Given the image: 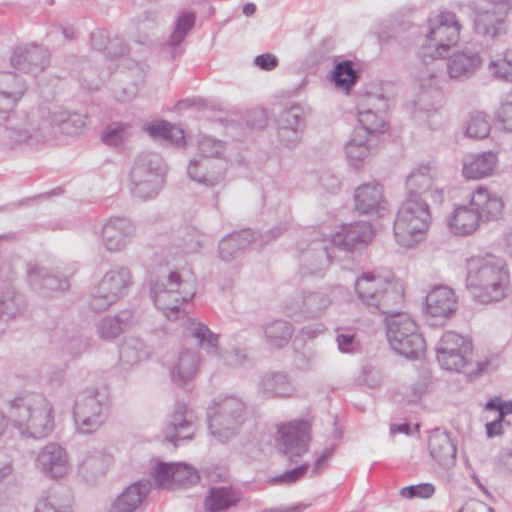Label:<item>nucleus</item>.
Here are the masks:
<instances>
[{
    "label": "nucleus",
    "instance_id": "nucleus-56",
    "mask_svg": "<svg viewBox=\"0 0 512 512\" xmlns=\"http://www.w3.org/2000/svg\"><path fill=\"white\" fill-rule=\"evenodd\" d=\"M389 107L388 99L382 93L366 92L360 96L357 110H370L385 113Z\"/></svg>",
    "mask_w": 512,
    "mask_h": 512
},
{
    "label": "nucleus",
    "instance_id": "nucleus-17",
    "mask_svg": "<svg viewBox=\"0 0 512 512\" xmlns=\"http://www.w3.org/2000/svg\"><path fill=\"white\" fill-rule=\"evenodd\" d=\"M340 287H330L318 291H304L297 299L287 303L285 313L295 320L322 317L333 302V295Z\"/></svg>",
    "mask_w": 512,
    "mask_h": 512
},
{
    "label": "nucleus",
    "instance_id": "nucleus-47",
    "mask_svg": "<svg viewBox=\"0 0 512 512\" xmlns=\"http://www.w3.org/2000/svg\"><path fill=\"white\" fill-rule=\"evenodd\" d=\"M135 134V127L130 122H113L102 132L101 140L107 146L123 147Z\"/></svg>",
    "mask_w": 512,
    "mask_h": 512
},
{
    "label": "nucleus",
    "instance_id": "nucleus-51",
    "mask_svg": "<svg viewBox=\"0 0 512 512\" xmlns=\"http://www.w3.org/2000/svg\"><path fill=\"white\" fill-rule=\"evenodd\" d=\"M226 143L210 135H199L197 139V155L195 157L213 160L227 159Z\"/></svg>",
    "mask_w": 512,
    "mask_h": 512
},
{
    "label": "nucleus",
    "instance_id": "nucleus-63",
    "mask_svg": "<svg viewBox=\"0 0 512 512\" xmlns=\"http://www.w3.org/2000/svg\"><path fill=\"white\" fill-rule=\"evenodd\" d=\"M336 343L338 350L342 353H353L359 346L355 339V334L351 332L338 333L336 336Z\"/></svg>",
    "mask_w": 512,
    "mask_h": 512
},
{
    "label": "nucleus",
    "instance_id": "nucleus-35",
    "mask_svg": "<svg viewBox=\"0 0 512 512\" xmlns=\"http://www.w3.org/2000/svg\"><path fill=\"white\" fill-rule=\"evenodd\" d=\"M354 205L361 214L380 215L386 211L383 186L376 181L358 186L354 191Z\"/></svg>",
    "mask_w": 512,
    "mask_h": 512
},
{
    "label": "nucleus",
    "instance_id": "nucleus-34",
    "mask_svg": "<svg viewBox=\"0 0 512 512\" xmlns=\"http://www.w3.org/2000/svg\"><path fill=\"white\" fill-rule=\"evenodd\" d=\"M152 485L149 480H139L127 486L113 499L107 512H136L147 500Z\"/></svg>",
    "mask_w": 512,
    "mask_h": 512
},
{
    "label": "nucleus",
    "instance_id": "nucleus-36",
    "mask_svg": "<svg viewBox=\"0 0 512 512\" xmlns=\"http://www.w3.org/2000/svg\"><path fill=\"white\" fill-rule=\"evenodd\" d=\"M480 226L481 222L470 203L456 204L446 215V227L454 236H471L479 230Z\"/></svg>",
    "mask_w": 512,
    "mask_h": 512
},
{
    "label": "nucleus",
    "instance_id": "nucleus-23",
    "mask_svg": "<svg viewBox=\"0 0 512 512\" xmlns=\"http://www.w3.org/2000/svg\"><path fill=\"white\" fill-rule=\"evenodd\" d=\"M228 159L213 160L193 157L187 165V176L197 184L215 187L225 181Z\"/></svg>",
    "mask_w": 512,
    "mask_h": 512
},
{
    "label": "nucleus",
    "instance_id": "nucleus-41",
    "mask_svg": "<svg viewBox=\"0 0 512 512\" xmlns=\"http://www.w3.org/2000/svg\"><path fill=\"white\" fill-rule=\"evenodd\" d=\"M136 322L137 318L131 310H123L114 316H105L100 319L96 324V332L101 339L110 341L120 336Z\"/></svg>",
    "mask_w": 512,
    "mask_h": 512
},
{
    "label": "nucleus",
    "instance_id": "nucleus-8",
    "mask_svg": "<svg viewBox=\"0 0 512 512\" xmlns=\"http://www.w3.org/2000/svg\"><path fill=\"white\" fill-rule=\"evenodd\" d=\"M246 414L245 402L237 396H219L208 407L207 419L211 435L219 442L235 436Z\"/></svg>",
    "mask_w": 512,
    "mask_h": 512
},
{
    "label": "nucleus",
    "instance_id": "nucleus-26",
    "mask_svg": "<svg viewBox=\"0 0 512 512\" xmlns=\"http://www.w3.org/2000/svg\"><path fill=\"white\" fill-rule=\"evenodd\" d=\"M197 430V417L185 403H177L169 423L163 430L164 438L175 446L181 441L190 440Z\"/></svg>",
    "mask_w": 512,
    "mask_h": 512
},
{
    "label": "nucleus",
    "instance_id": "nucleus-44",
    "mask_svg": "<svg viewBox=\"0 0 512 512\" xmlns=\"http://www.w3.org/2000/svg\"><path fill=\"white\" fill-rule=\"evenodd\" d=\"M144 131L152 138L162 141L165 144L176 147L185 146L184 131L169 122L163 120L150 122L144 126Z\"/></svg>",
    "mask_w": 512,
    "mask_h": 512
},
{
    "label": "nucleus",
    "instance_id": "nucleus-50",
    "mask_svg": "<svg viewBox=\"0 0 512 512\" xmlns=\"http://www.w3.org/2000/svg\"><path fill=\"white\" fill-rule=\"evenodd\" d=\"M384 114L370 110H357L360 126L354 130H363L365 136L374 139L377 134L383 133L386 130Z\"/></svg>",
    "mask_w": 512,
    "mask_h": 512
},
{
    "label": "nucleus",
    "instance_id": "nucleus-37",
    "mask_svg": "<svg viewBox=\"0 0 512 512\" xmlns=\"http://www.w3.org/2000/svg\"><path fill=\"white\" fill-rule=\"evenodd\" d=\"M374 236L371 224L364 221L344 224L330 235V242L344 250H350L358 244H368Z\"/></svg>",
    "mask_w": 512,
    "mask_h": 512
},
{
    "label": "nucleus",
    "instance_id": "nucleus-49",
    "mask_svg": "<svg viewBox=\"0 0 512 512\" xmlns=\"http://www.w3.org/2000/svg\"><path fill=\"white\" fill-rule=\"evenodd\" d=\"M358 79V73L350 60L340 61L335 64L331 72V81L337 89L349 93Z\"/></svg>",
    "mask_w": 512,
    "mask_h": 512
},
{
    "label": "nucleus",
    "instance_id": "nucleus-55",
    "mask_svg": "<svg viewBox=\"0 0 512 512\" xmlns=\"http://www.w3.org/2000/svg\"><path fill=\"white\" fill-rule=\"evenodd\" d=\"M35 512H71V500L54 492L37 502Z\"/></svg>",
    "mask_w": 512,
    "mask_h": 512
},
{
    "label": "nucleus",
    "instance_id": "nucleus-15",
    "mask_svg": "<svg viewBox=\"0 0 512 512\" xmlns=\"http://www.w3.org/2000/svg\"><path fill=\"white\" fill-rule=\"evenodd\" d=\"M185 334L196 340L200 348L206 353L224 365L236 367L244 364L246 361V354L239 350L233 349L231 351L221 350L219 348V336L213 333L205 324L197 322L193 319H188L185 328Z\"/></svg>",
    "mask_w": 512,
    "mask_h": 512
},
{
    "label": "nucleus",
    "instance_id": "nucleus-22",
    "mask_svg": "<svg viewBox=\"0 0 512 512\" xmlns=\"http://www.w3.org/2000/svg\"><path fill=\"white\" fill-rule=\"evenodd\" d=\"M200 364L201 358L197 351L180 349L168 355L163 365L171 381L177 386H183L197 375Z\"/></svg>",
    "mask_w": 512,
    "mask_h": 512
},
{
    "label": "nucleus",
    "instance_id": "nucleus-39",
    "mask_svg": "<svg viewBox=\"0 0 512 512\" xmlns=\"http://www.w3.org/2000/svg\"><path fill=\"white\" fill-rule=\"evenodd\" d=\"M373 140L365 136L363 130H354L344 145L345 158L348 165L355 169H361L372 154Z\"/></svg>",
    "mask_w": 512,
    "mask_h": 512
},
{
    "label": "nucleus",
    "instance_id": "nucleus-31",
    "mask_svg": "<svg viewBox=\"0 0 512 512\" xmlns=\"http://www.w3.org/2000/svg\"><path fill=\"white\" fill-rule=\"evenodd\" d=\"M48 63V51L37 45L17 47L10 58L11 68L32 75L42 72Z\"/></svg>",
    "mask_w": 512,
    "mask_h": 512
},
{
    "label": "nucleus",
    "instance_id": "nucleus-54",
    "mask_svg": "<svg viewBox=\"0 0 512 512\" xmlns=\"http://www.w3.org/2000/svg\"><path fill=\"white\" fill-rule=\"evenodd\" d=\"M195 20L196 15L194 12L187 10L181 11L176 18L175 27L168 39V44L170 46L179 45L194 26Z\"/></svg>",
    "mask_w": 512,
    "mask_h": 512
},
{
    "label": "nucleus",
    "instance_id": "nucleus-11",
    "mask_svg": "<svg viewBox=\"0 0 512 512\" xmlns=\"http://www.w3.org/2000/svg\"><path fill=\"white\" fill-rule=\"evenodd\" d=\"M132 284L128 268L113 267L94 286L90 295V307L94 311H104L127 294Z\"/></svg>",
    "mask_w": 512,
    "mask_h": 512
},
{
    "label": "nucleus",
    "instance_id": "nucleus-2",
    "mask_svg": "<svg viewBox=\"0 0 512 512\" xmlns=\"http://www.w3.org/2000/svg\"><path fill=\"white\" fill-rule=\"evenodd\" d=\"M466 286L482 304L503 300L510 289L506 261L492 254L469 257L466 260Z\"/></svg>",
    "mask_w": 512,
    "mask_h": 512
},
{
    "label": "nucleus",
    "instance_id": "nucleus-59",
    "mask_svg": "<svg viewBox=\"0 0 512 512\" xmlns=\"http://www.w3.org/2000/svg\"><path fill=\"white\" fill-rule=\"evenodd\" d=\"M178 247L184 253H196L201 248V236L194 228H186L181 233Z\"/></svg>",
    "mask_w": 512,
    "mask_h": 512
},
{
    "label": "nucleus",
    "instance_id": "nucleus-46",
    "mask_svg": "<svg viewBox=\"0 0 512 512\" xmlns=\"http://www.w3.org/2000/svg\"><path fill=\"white\" fill-rule=\"evenodd\" d=\"M491 128L490 116L479 110L469 113L463 124L464 135L475 140L487 138Z\"/></svg>",
    "mask_w": 512,
    "mask_h": 512
},
{
    "label": "nucleus",
    "instance_id": "nucleus-10",
    "mask_svg": "<svg viewBox=\"0 0 512 512\" xmlns=\"http://www.w3.org/2000/svg\"><path fill=\"white\" fill-rule=\"evenodd\" d=\"M109 410V399L104 392L86 390L79 393L73 407L76 431L81 434L96 432L107 420Z\"/></svg>",
    "mask_w": 512,
    "mask_h": 512
},
{
    "label": "nucleus",
    "instance_id": "nucleus-60",
    "mask_svg": "<svg viewBox=\"0 0 512 512\" xmlns=\"http://www.w3.org/2000/svg\"><path fill=\"white\" fill-rule=\"evenodd\" d=\"M496 118L504 131L512 132V91L501 101L496 112Z\"/></svg>",
    "mask_w": 512,
    "mask_h": 512
},
{
    "label": "nucleus",
    "instance_id": "nucleus-14",
    "mask_svg": "<svg viewBox=\"0 0 512 512\" xmlns=\"http://www.w3.org/2000/svg\"><path fill=\"white\" fill-rule=\"evenodd\" d=\"M47 140V133L40 125L17 118H5L0 122V150L10 151L24 145L38 147Z\"/></svg>",
    "mask_w": 512,
    "mask_h": 512
},
{
    "label": "nucleus",
    "instance_id": "nucleus-33",
    "mask_svg": "<svg viewBox=\"0 0 512 512\" xmlns=\"http://www.w3.org/2000/svg\"><path fill=\"white\" fill-rule=\"evenodd\" d=\"M499 158L493 151L468 154L462 161V176L468 180H480L495 175Z\"/></svg>",
    "mask_w": 512,
    "mask_h": 512
},
{
    "label": "nucleus",
    "instance_id": "nucleus-57",
    "mask_svg": "<svg viewBox=\"0 0 512 512\" xmlns=\"http://www.w3.org/2000/svg\"><path fill=\"white\" fill-rule=\"evenodd\" d=\"M200 479L198 470L187 463H174V482L179 486H191Z\"/></svg>",
    "mask_w": 512,
    "mask_h": 512
},
{
    "label": "nucleus",
    "instance_id": "nucleus-9",
    "mask_svg": "<svg viewBox=\"0 0 512 512\" xmlns=\"http://www.w3.org/2000/svg\"><path fill=\"white\" fill-rule=\"evenodd\" d=\"M389 315L387 339L393 350L409 359L422 357L426 351V342L416 322L407 314Z\"/></svg>",
    "mask_w": 512,
    "mask_h": 512
},
{
    "label": "nucleus",
    "instance_id": "nucleus-64",
    "mask_svg": "<svg viewBox=\"0 0 512 512\" xmlns=\"http://www.w3.org/2000/svg\"><path fill=\"white\" fill-rule=\"evenodd\" d=\"M486 410L494 411L498 417L507 419V416L512 415V403L501 402L499 399L490 400L486 403Z\"/></svg>",
    "mask_w": 512,
    "mask_h": 512
},
{
    "label": "nucleus",
    "instance_id": "nucleus-30",
    "mask_svg": "<svg viewBox=\"0 0 512 512\" xmlns=\"http://www.w3.org/2000/svg\"><path fill=\"white\" fill-rule=\"evenodd\" d=\"M86 122L85 117L76 112H69L60 106H53L48 109L43 125L40 126L47 131V126L67 136H76L83 132Z\"/></svg>",
    "mask_w": 512,
    "mask_h": 512
},
{
    "label": "nucleus",
    "instance_id": "nucleus-19",
    "mask_svg": "<svg viewBox=\"0 0 512 512\" xmlns=\"http://www.w3.org/2000/svg\"><path fill=\"white\" fill-rule=\"evenodd\" d=\"M438 171L434 165L422 164L414 168L406 178V198L430 197L434 202L443 201V189L436 181Z\"/></svg>",
    "mask_w": 512,
    "mask_h": 512
},
{
    "label": "nucleus",
    "instance_id": "nucleus-20",
    "mask_svg": "<svg viewBox=\"0 0 512 512\" xmlns=\"http://www.w3.org/2000/svg\"><path fill=\"white\" fill-rule=\"evenodd\" d=\"M458 299L448 286H436L425 298L424 312L431 325L444 324L457 310Z\"/></svg>",
    "mask_w": 512,
    "mask_h": 512
},
{
    "label": "nucleus",
    "instance_id": "nucleus-21",
    "mask_svg": "<svg viewBox=\"0 0 512 512\" xmlns=\"http://www.w3.org/2000/svg\"><path fill=\"white\" fill-rule=\"evenodd\" d=\"M36 469L45 477L60 479L72 469L69 455L61 445L50 442L38 452L35 458Z\"/></svg>",
    "mask_w": 512,
    "mask_h": 512
},
{
    "label": "nucleus",
    "instance_id": "nucleus-27",
    "mask_svg": "<svg viewBox=\"0 0 512 512\" xmlns=\"http://www.w3.org/2000/svg\"><path fill=\"white\" fill-rule=\"evenodd\" d=\"M134 223L125 217H111L102 226L101 243L110 252H119L125 249L135 236Z\"/></svg>",
    "mask_w": 512,
    "mask_h": 512
},
{
    "label": "nucleus",
    "instance_id": "nucleus-6",
    "mask_svg": "<svg viewBox=\"0 0 512 512\" xmlns=\"http://www.w3.org/2000/svg\"><path fill=\"white\" fill-rule=\"evenodd\" d=\"M195 295L194 287L183 281L177 272L157 277L150 284V297L155 307L171 321L184 318L185 303L190 302Z\"/></svg>",
    "mask_w": 512,
    "mask_h": 512
},
{
    "label": "nucleus",
    "instance_id": "nucleus-28",
    "mask_svg": "<svg viewBox=\"0 0 512 512\" xmlns=\"http://www.w3.org/2000/svg\"><path fill=\"white\" fill-rule=\"evenodd\" d=\"M469 203L481 223L496 221L503 214L504 201L502 197L486 186L480 185L473 190Z\"/></svg>",
    "mask_w": 512,
    "mask_h": 512
},
{
    "label": "nucleus",
    "instance_id": "nucleus-62",
    "mask_svg": "<svg viewBox=\"0 0 512 512\" xmlns=\"http://www.w3.org/2000/svg\"><path fill=\"white\" fill-rule=\"evenodd\" d=\"M137 78H138L137 82L129 84L125 87H120V88L115 89L114 96L117 101L127 102V101L134 99L137 96V94L139 92L140 83L142 82V79H143V70L138 67H137Z\"/></svg>",
    "mask_w": 512,
    "mask_h": 512
},
{
    "label": "nucleus",
    "instance_id": "nucleus-29",
    "mask_svg": "<svg viewBox=\"0 0 512 512\" xmlns=\"http://www.w3.org/2000/svg\"><path fill=\"white\" fill-rule=\"evenodd\" d=\"M280 233V230L275 232V229L271 230L265 236L250 229L233 232L220 241L219 256L223 261H230L231 259L236 258L242 250L246 249L250 244L256 242L258 239H260L261 243H266L269 240L276 238Z\"/></svg>",
    "mask_w": 512,
    "mask_h": 512
},
{
    "label": "nucleus",
    "instance_id": "nucleus-58",
    "mask_svg": "<svg viewBox=\"0 0 512 512\" xmlns=\"http://www.w3.org/2000/svg\"><path fill=\"white\" fill-rule=\"evenodd\" d=\"M153 477L161 488H171L174 482V463L157 464L153 470Z\"/></svg>",
    "mask_w": 512,
    "mask_h": 512
},
{
    "label": "nucleus",
    "instance_id": "nucleus-5",
    "mask_svg": "<svg viewBox=\"0 0 512 512\" xmlns=\"http://www.w3.org/2000/svg\"><path fill=\"white\" fill-rule=\"evenodd\" d=\"M431 223L430 207L424 198H405L394 220V238L400 246L415 247L426 239Z\"/></svg>",
    "mask_w": 512,
    "mask_h": 512
},
{
    "label": "nucleus",
    "instance_id": "nucleus-45",
    "mask_svg": "<svg viewBox=\"0 0 512 512\" xmlns=\"http://www.w3.org/2000/svg\"><path fill=\"white\" fill-rule=\"evenodd\" d=\"M151 355L152 348L136 336L125 337L119 349L120 360L130 366L148 360Z\"/></svg>",
    "mask_w": 512,
    "mask_h": 512
},
{
    "label": "nucleus",
    "instance_id": "nucleus-61",
    "mask_svg": "<svg viewBox=\"0 0 512 512\" xmlns=\"http://www.w3.org/2000/svg\"><path fill=\"white\" fill-rule=\"evenodd\" d=\"M435 492V487L431 483H422L418 485H411L403 487L400 490V495L403 498L412 499L415 497L427 499L430 498Z\"/></svg>",
    "mask_w": 512,
    "mask_h": 512
},
{
    "label": "nucleus",
    "instance_id": "nucleus-4",
    "mask_svg": "<svg viewBox=\"0 0 512 512\" xmlns=\"http://www.w3.org/2000/svg\"><path fill=\"white\" fill-rule=\"evenodd\" d=\"M10 418L22 436L42 438L54 428L52 404L42 395L27 393L10 401Z\"/></svg>",
    "mask_w": 512,
    "mask_h": 512
},
{
    "label": "nucleus",
    "instance_id": "nucleus-38",
    "mask_svg": "<svg viewBox=\"0 0 512 512\" xmlns=\"http://www.w3.org/2000/svg\"><path fill=\"white\" fill-rule=\"evenodd\" d=\"M257 392L265 399H284L294 396L296 387L288 374L284 372H268L259 378Z\"/></svg>",
    "mask_w": 512,
    "mask_h": 512
},
{
    "label": "nucleus",
    "instance_id": "nucleus-18",
    "mask_svg": "<svg viewBox=\"0 0 512 512\" xmlns=\"http://www.w3.org/2000/svg\"><path fill=\"white\" fill-rule=\"evenodd\" d=\"M310 424L305 420H293L278 429V450L290 461L296 462L308 451Z\"/></svg>",
    "mask_w": 512,
    "mask_h": 512
},
{
    "label": "nucleus",
    "instance_id": "nucleus-25",
    "mask_svg": "<svg viewBox=\"0 0 512 512\" xmlns=\"http://www.w3.org/2000/svg\"><path fill=\"white\" fill-rule=\"evenodd\" d=\"M483 65L480 50L465 46L454 51L446 63L447 74L455 81H466L473 77Z\"/></svg>",
    "mask_w": 512,
    "mask_h": 512
},
{
    "label": "nucleus",
    "instance_id": "nucleus-43",
    "mask_svg": "<svg viewBox=\"0 0 512 512\" xmlns=\"http://www.w3.org/2000/svg\"><path fill=\"white\" fill-rule=\"evenodd\" d=\"M239 501V494L231 486H213L204 500L206 512H225Z\"/></svg>",
    "mask_w": 512,
    "mask_h": 512
},
{
    "label": "nucleus",
    "instance_id": "nucleus-40",
    "mask_svg": "<svg viewBox=\"0 0 512 512\" xmlns=\"http://www.w3.org/2000/svg\"><path fill=\"white\" fill-rule=\"evenodd\" d=\"M429 452L431 457L444 468H450L456 462V445L446 431L440 429L432 431L429 436Z\"/></svg>",
    "mask_w": 512,
    "mask_h": 512
},
{
    "label": "nucleus",
    "instance_id": "nucleus-24",
    "mask_svg": "<svg viewBox=\"0 0 512 512\" xmlns=\"http://www.w3.org/2000/svg\"><path fill=\"white\" fill-rule=\"evenodd\" d=\"M305 120V109L300 104H293L282 110L277 119L279 141L288 148L295 147L302 138Z\"/></svg>",
    "mask_w": 512,
    "mask_h": 512
},
{
    "label": "nucleus",
    "instance_id": "nucleus-16",
    "mask_svg": "<svg viewBox=\"0 0 512 512\" xmlns=\"http://www.w3.org/2000/svg\"><path fill=\"white\" fill-rule=\"evenodd\" d=\"M486 6L476 7L474 11V32L488 39H495L507 32V12L497 9V6L506 7L512 11V0H487Z\"/></svg>",
    "mask_w": 512,
    "mask_h": 512
},
{
    "label": "nucleus",
    "instance_id": "nucleus-42",
    "mask_svg": "<svg viewBox=\"0 0 512 512\" xmlns=\"http://www.w3.org/2000/svg\"><path fill=\"white\" fill-rule=\"evenodd\" d=\"M27 279L31 287L43 294V290H51V291H65L69 287L68 280L59 279L54 275H50L48 271L34 262L27 263Z\"/></svg>",
    "mask_w": 512,
    "mask_h": 512
},
{
    "label": "nucleus",
    "instance_id": "nucleus-53",
    "mask_svg": "<svg viewBox=\"0 0 512 512\" xmlns=\"http://www.w3.org/2000/svg\"><path fill=\"white\" fill-rule=\"evenodd\" d=\"M111 463V456L101 452H95L84 459L80 469L82 474L86 477L89 475L92 477H98L103 476L106 473Z\"/></svg>",
    "mask_w": 512,
    "mask_h": 512
},
{
    "label": "nucleus",
    "instance_id": "nucleus-1",
    "mask_svg": "<svg viewBox=\"0 0 512 512\" xmlns=\"http://www.w3.org/2000/svg\"><path fill=\"white\" fill-rule=\"evenodd\" d=\"M461 31L462 24L453 11L439 10L427 19L421 55L432 61L417 68L414 76L416 94L412 100V115L419 122L435 116L442 107V69L434 60L448 55L451 48L459 43Z\"/></svg>",
    "mask_w": 512,
    "mask_h": 512
},
{
    "label": "nucleus",
    "instance_id": "nucleus-3",
    "mask_svg": "<svg viewBox=\"0 0 512 512\" xmlns=\"http://www.w3.org/2000/svg\"><path fill=\"white\" fill-rule=\"evenodd\" d=\"M354 291L360 304L373 314H392L403 301L401 286L390 272H362L355 280Z\"/></svg>",
    "mask_w": 512,
    "mask_h": 512
},
{
    "label": "nucleus",
    "instance_id": "nucleus-13",
    "mask_svg": "<svg viewBox=\"0 0 512 512\" xmlns=\"http://www.w3.org/2000/svg\"><path fill=\"white\" fill-rule=\"evenodd\" d=\"M320 232L315 229L303 231L296 244L302 253L299 273L302 277H323L330 263V254L325 245L326 240L320 239Z\"/></svg>",
    "mask_w": 512,
    "mask_h": 512
},
{
    "label": "nucleus",
    "instance_id": "nucleus-52",
    "mask_svg": "<svg viewBox=\"0 0 512 512\" xmlns=\"http://www.w3.org/2000/svg\"><path fill=\"white\" fill-rule=\"evenodd\" d=\"M487 71L494 79L512 82V49L505 50L501 55L491 58Z\"/></svg>",
    "mask_w": 512,
    "mask_h": 512
},
{
    "label": "nucleus",
    "instance_id": "nucleus-12",
    "mask_svg": "<svg viewBox=\"0 0 512 512\" xmlns=\"http://www.w3.org/2000/svg\"><path fill=\"white\" fill-rule=\"evenodd\" d=\"M435 350L439 365L447 371L459 373L472 363V341L457 332H444Z\"/></svg>",
    "mask_w": 512,
    "mask_h": 512
},
{
    "label": "nucleus",
    "instance_id": "nucleus-32",
    "mask_svg": "<svg viewBox=\"0 0 512 512\" xmlns=\"http://www.w3.org/2000/svg\"><path fill=\"white\" fill-rule=\"evenodd\" d=\"M27 92V84L17 73L0 66V113L13 111Z\"/></svg>",
    "mask_w": 512,
    "mask_h": 512
},
{
    "label": "nucleus",
    "instance_id": "nucleus-7",
    "mask_svg": "<svg viewBox=\"0 0 512 512\" xmlns=\"http://www.w3.org/2000/svg\"><path fill=\"white\" fill-rule=\"evenodd\" d=\"M167 173V166L158 154L139 155L130 170L128 187L130 193L138 199L155 198L161 191Z\"/></svg>",
    "mask_w": 512,
    "mask_h": 512
},
{
    "label": "nucleus",
    "instance_id": "nucleus-48",
    "mask_svg": "<svg viewBox=\"0 0 512 512\" xmlns=\"http://www.w3.org/2000/svg\"><path fill=\"white\" fill-rule=\"evenodd\" d=\"M267 343L274 348L287 345L293 335V326L284 320H274L263 327Z\"/></svg>",
    "mask_w": 512,
    "mask_h": 512
}]
</instances>
